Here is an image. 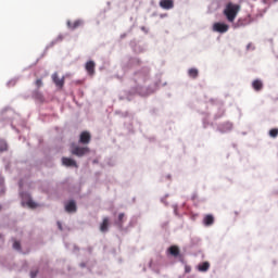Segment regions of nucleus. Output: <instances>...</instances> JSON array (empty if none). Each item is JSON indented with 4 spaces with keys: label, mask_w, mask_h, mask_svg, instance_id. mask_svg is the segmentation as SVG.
Segmentation results:
<instances>
[{
    "label": "nucleus",
    "mask_w": 278,
    "mask_h": 278,
    "mask_svg": "<svg viewBox=\"0 0 278 278\" xmlns=\"http://www.w3.org/2000/svg\"><path fill=\"white\" fill-rule=\"evenodd\" d=\"M238 12H240V4H233L232 2L226 4L224 15L226 16L228 23H233V21H236Z\"/></svg>",
    "instance_id": "f257e3e1"
},
{
    "label": "nucleus",
    "mask_w": 278,
    "mask_h": 278,
    "mask_svg": "<svg viewBox=\"0 0 278 278\" xmlns=\"http://www.w3.org/2000/svg\"><path fill=\"white\" fill-rule=\"evenodd\" d=\"M72 155H76V157H84V155H88L90 153V148L88 147H79L75 143L71 146Z\"/></svg>",
    "instance_id": "f03ea898"
},
{
    "label": "nucleus",
    "mask_w": 278,
    "mask_h": 278,
    "mask_svg": "<svg viewBox=\"0 0 278 278\" xmlns=\"http://www.w3.org/2000/svg\"><path fill=\"white\" fill-rule=\"evenodd\" d=\"M213 31H217L218 34H227V31H229V25L217 22L213 25Z\"/></svg>",
    "instance_id": "7ed1b4c3"
},
{
    "label": "nucleus",
    "mask_w": 278,
    "mask_h": 278,
    "mask_svg": "<svg viewBox=\"0 0 278 278\" xmlns=\"http://www.w3.org/2000/svg\"><path fill=\"white\" fill-rule=\"evenodd\" d=\"M52 81L56 86V88H60V89L64 88V83H65L64 76L60 78L58 73H54L52 74Z\"/></svg>",
    "instance_id": "20e7f679"
},
{
    "label": "nucleus",
    "mask_w": 278,
    "mask_h": 278,
    "mask_svg": "<svg viewBox=\"0 0 278 278\" xmlns=\"http://www.w3.org/2000/svg\"><path fill=\"white\" fill-rule=\"evenodd\" d=\"M160 8L162 10H173L175 8V1L173 0H161L159 2Z\"/></svg>",
    "instance_id": "39448f33"
},
{
    "label": "nucleus",
    "mask_w": 278,
    "mask_h": 278,
    "mask_svg": "<svg viewBox=\"0 0 278 278\" xmlns=\"http://www.w3.org/2000/svg\"><path fill=\"white\" fill-rule=\"evenodd\" d=\"M91 136H90V132L88 131H83L80 134V137H79V143L80 144H90V140H91Z\"/></svg>",
    "instance_id": "423d86ee"
},
{
    "label": "nucleus",
    "mask_w": 278,
    "mask_h": 278,
    "mask_svg": "<svg viewBox=\"0 0 278 278\" xmlns=\"http://www.w3.org/2000/svg\"><path fill=\"white\" fill-rule=\"evenodd\" d=\"M65 212H67L68 214H75V212H77V203H75L74 200L67 202L65 204Z\"/></svg>",
    "instance_id": "0eeeda50"
},
{
    "label": "nucleus",
    "mask_w": 278,
    "mask_h": 278,
    "mask_svg": "<svg viewBox=\"0 0 278 278\" xmlns=\"http://www.w3.org/2000/svg\"><path fill=\"white\" fill-rule=\"evenodd\" d=\"M62 164L63 166H67V167H74V168H77V162L71 157H62Z\"/></svg>",
    "instance_id": "6e6552de"
},
{
    "label": "nucleus",
    "mask_w": 278,
    "mask_h": 278,
    "mask_svg": "<svg viewBox=\"0 0 278 278\" xmlns=\"http://www.w3.org/2000/svg\"><path fill=\"white\" fill-rule=\"evenodd\" d=\"M81 25H84V21L81 20H76L74 22L67 21V27L72 30L78 29V27H81Z\"/></svg>",
    "instance_id": "1a4fd4ad"
},
{
    "label": "nucleus",
    "mask_w": 278,
    "mask_h": 278,
    "mask_svg": "<svg viewBox=\"0 0 278 278\" xmlns=\"http://www.w3.org/2000/svg\"><path fill=\"white\" fill-rule=\"evenodd\" d=\"M97 66V64L94 63V61H88L85 65V68L88 73V75H90L92 77V75H94V67Z\"/></svg>",
    "instance_id": "9d476101"
},
{
    "label": "nucleus",
    "mask_w": 278,
    "mask_h": 278,
    "mask_svg": "<svg viewBox=\"0 0 278 278\" xmlns=\"http://www.w3.org/2000/svg\"><path fill=\"white\" fill-rule=\"evenodd\" d=\"M108 227H110V218L109 217H104L101 225H100V231L102 233L108 232Z\"/></svg>",
    "instance_id": "9b49d317"
},
{
    "label": "nucleus",
    "mask_w": 278,
    "mask_h": 278,
    "mask_svg": "<svg viewBox=\"0 0 278 278\" xmlns=\"http://www.w3.org/2000/svg\"><path fill=\"white\" fill-rule=\"evenodd\" d=\"M252 88L256 91L260 92V90H262V88H264V83H262V80L260 79H255L252 83Z\"/></svg>",
    "instance_id": "f8f14e48"
},
{
    "label": "nucleus",
    "mask_w": 278,
    "mask_h": 278,
    "mask_svg": "<svg viewBox=\"0 0 278 278\" xmlns=\"http://www.w3.org/2000/svg\"><path fill=\"white\" fill-rule=\"evenodd\" d=\"M168 253H169V255H173V257H179V253H180L179 247H177V245L169 247Z\"/></svg>",
    "instance_id": "ddd939ff"
},
{
    "label": "nucleus",
    "mask_w": 278,
    "mask_h": 278,
    "mask_svg": "<svg viewBox=\"0 0 278 278\" xmlns=\"http://www.w3.org/2000/svg\"><path fill=\"white\" fill-rule=\"evenodd\" d=\"M198 270L200 273H207L210 270V262H203L198 265Z\"/></svg>",
    "instance_id": "4468645a"
},
{
    "label": "nucleus",
    "mask_w": 278,
    "mask_h": 278,
    "mask_svg": "<svg viewBox=\"0 0 278 278\" xmlns=\"http://www.w3.org/2000/svg\"><path fill=\"white\" fill-rule=\"evenodd\" d=\"M232 127L233 125L231 123L226 122L219 126V130H222V132L225 134V131H231Z\"/></svg>",
    "instance_id": "2eb2a0df"
},
{
    "label": "nucleus",
    "mask_w": 278,
    "mask_h": 278,
    "mask_svg": "<svg viewBox=\"0 0 278 278\" xmlns=\"http://www.w3.org/2000/svg\"><path fill=\"white\" fill-rule=\"evenodd\" d=\"M203 224L205 225V227H211V225H214V216L205 215L203 218Z\"/></svg>",
    "instance_id": "dca6fc26"
},
{
    "label": "nucleus",
    "mask_w": 278,
    "mask_h": 278,
    "mask_svg": "<svg viewBox=\"0 0 278 278\" xmlns=\"http://www.w3.org/2000/svg\"><path fill=\"white\" fill-rule=\"evenodd\" d=\"M125 223V213H121L117 217V220L115 222V225H117V227L123 228V225Z\"/></svg>",
    "instance_id": "f3484780"
},
{
    "label": "nucleus",
    "mask_w": 278,
    "mask_h": 278,
    "mask_svg": "<svg viewBox=\"0 0 278 278\" xmlns=\"http://www.w3.org/2000/svg\"><path fill=\"white\" fill-rule=\"evenodd\" d=\"M188 75L189 77H191L192 79H197L199 77V70L197 68H190L188 71Z\"/></svg>",
    "instance_id": "a211bd4d"
},
{
    "label": "nucleus",
    "mask_w": 278,
    "mask_h": 278,
    "mask_svg": "<svg viewBox=\"0 0 278 278\" xmlns=\"http://www.w3.org/2000/svg\"><path fill=\"white\" fill-rule=\"evenodd\" d=\"M270 138H277L278 136V128H274L269 130Z\"/></svg>",
    "instance_id": "6ab92c4d"
},
{
    "label": "nucleus",
    "mask_w": 278,
    "mask_h": 278,
    "mask_svg": "<svg viewBox=\"0 0 278 278\" xmlns=\"http://www.w3.org/2000/svg\"><path fill=\"white\" fill-rule=\"evenodd\" d=\"M0 151H8V143L3 140H0Z\"/></svg>",
    "instance_id": "aec40b11"
},
{
    "label": "nucleus",
    "mask_w": 278,
    "mask_h": 278,
    "mask_svg": "<svg viewBox=\"0 0 278 278\" xmlns=\"http://www.w3.org/2000/svg\"><path fill=\"white\" fill-rule=\"evenodd\" d=\"M13 249H15V251H21V242L14 241Z\"/></svg>",
    "instance_id": "412c9836"
},
{
    "label": "nucleus",
    "mask_w": 278,
    "mask_h": 278,
    "mask_svg": "<svg viewBox=\"0 0 278 278\" xmlns=\"http://www.w3.org/2000/svg\"><path fill=\"white\" fill-rule=\"evenodd\" d=\"M35 86H37V88H42V79H37L36 81H35Z\"/></svg>",
    "instance_id": "4be33fe9"
},
{
    "label": "nucleus",
    "mask_w": 278,
    "mask_h": 278,
    "mask_svg": "<svg viewBox=\"0 0 278 278\" xmlns=\"http://www.w3.org/2000/svg\"><path fill=\"white\" fill-rule=\"evenodd\" d=\"M185 273L186 274L192 273V267L190 265H185Z\"/></svg>",
    "instance_id": "5701e85b"
},
{
    "label": "nucleus",
    "mask_w": 278,
    "mask_h": 278,
    "mask_svg": "<svg viewBox=\"0 0 278 278\" xmlns=\"http://www.w3.org/2000/svg\"><path fill=\"white\" fill-rule=\"evenodd\" d=\"M27 205H28V207L34 208V207H36V202L28 200Z\"/></svg>",
    "instance_id": "b1692460"
},
{
    "label": "nucleus",
    "mask_w": 278,
    "mask_h": 278,
    "mask_svg": "<svg viewBox=\"0 0 278 278\" xmlns=\"http://www.w3.org/2000/svg\"><path fill=\"white\" fill-rule=\"evenodd\" d=\"M30 277H31V278L38 277V270H37V269H36V270H31V271H30Z\"/></svg>",
    "instance_id": "393cba45"
},
{
    "label": "nucleus",
    "mask_w": 278,
    "mask_h": 278,
    "mask_svg": "<svg viewBox=\"0 0 278 278\" xmlns=\"http://www.w3.org/2000/svg\"><path fill=\"white\" fill-rule=\"evenodd\" d=\"M192 201H197V199H199V194L197 193H193L192 197H191Z\"/></svg>",
    "instance_id": "a878e982"
},
{
    "label": "nucleus",
    "mask_w": 278,
    "mask_h": 278,
    "mask_svg": "<svg viewBox=\"0 0 278 278\" xmlns=\"http://www.w3.org/2000/svg\"><path fill=\"white\" fill-rule=\"evenodd\" d=\"M251 47H252L251 43H249L248 47H247V49H251Z\"/></svg>",
    "instance_id": "bb28decb"
},
{
    "label": "nucleus",
    "mask_w": 278,
    "mask_h": 278,
    "mask_svg": "<svg viewBox=\"0 0 278 278\" xmlns=\"http://www.w3.org/2000/svg\"><path fill=\"white\" fill-rule=\"evenodd\" d=\"M59 228L62 229V225L59 224Z\"/></svg>",
    "instance_id": "cd10ccee"
},
{
    "label": "nucleus",
    "mask_w": 278,
    "mask_h": 278,
    "mask_svg": "<svg viewBox=\"0 0 278 278\" xmlns=\"http://www.w3.org/2000/svg\"><path fill=\"white\" fill-rule=\"evenodd\" d=\"M0 238H1V235H0Z\"/></svg>",
    "instance_id": "c85d7f7f"
}]
</instances>
